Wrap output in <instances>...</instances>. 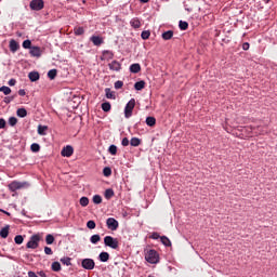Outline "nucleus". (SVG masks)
<instances>
[{
    "instance_id": "3",
    "label": "nucleus",
    "mask_w": 277,
    "mask_h": 277,
    "mask_svg": "<svg viewBox=\"0 0 277 277\" xmlns=\"http://www.w3.org/2000/svg\"><path fill=\"white\" fill-rule=\"evenodd\" d=\"M25 187H29L27 182L13 181L9 184L10 192H17V189H23Z\"/></svg>"
},
{
    "instance_id": "34",
    "label": "nucleus",
    "mask_w": 277,
    "mask_h": 277,
    "mask_svg": "<svg viewBox=\"0 0 277 277\" xmlns=\"http://www.w3.org/2000/svg\"><path fill=\"white\" fill-rule=\"evenodd\" d=\"M0 92H3V94L8 96V94H12V89H10V87L3 85L0 88Z\"/></svg>"
},
{
    "instance_id": "32",
    "label": "nucleus",
    "mask_w": 277,
    "mask_h": 277,
    "mask_svg": "<svg viewBox=\"0 0 277 277\" xmlns=\"http://www.w3.org/2000/svg\"><path fill=\"white\" fill-rule=\"evenodd\" d=\"M49 79L53 80L57 77V69H51L48 71Z\"/></svg>"
},
{
    "instance_id": "30",
    "label": "nucleus",
    "mask_w": 277,
    "mask_h": 277,
    "mask_svg": "<svg viewBox=\"0 0 277 277\" xmlns=\"http://www.w3.org/2000/svg\"><path fill=\"white\" fill-rule=\"evenodd\" d=\"M54 241H55V237H54L53 235H51V234L47 235V237H45V243H47L48 246L53 245Z\"/></svg>"
},
{
    "instance_id": "7",
    "label": "nucleus",
    "mask_w": 277,
    "mask_h": 277,
    "mask_svg": "<svg viewBox=\"0 0 277 277\" xmlns=\"http://www.w3.org/2000/svg\"><path fill=\"white\" fill-rule=\"evenodd\" d=\"M106 226L108 228V230H118V227L120 226V224L118 223V221L114 217H108L106 220Z\"/></svg>"
},
{
    "instance_id": "25",
    "label": "nucleus",
    "mask_w": 277,
    "mask_h": 277,
    "mask_svg": "<svg viewBox=\"0 0 277 277\" xmlns=\"http://www.w3.org/2000/svg\"><path fill=\"white\" fill-rule=\"evenodd\" d=\"M106 200H111L114 198V189L107 188L104 194Z\"/></svg>"
},
{
    "instance_id": "23",
    "label": "nucleus",
    "mask_w": 277,
    "mask_h": 277,
    "mask_svg": "<svg viewBox=\"0 0 277 277\" xmlns=\"http://www.w3.org/2000/svg\"><path fill=\"white\" fill-rule=\"evenodd\" d=\"M146 124L147 127H155L157 124V119L155 117H147Z\"/></svg>"
},
{
    "instance_id": "44",
    "label": "nucleus",
    "mask_w": 277,
    "mask_h": 277,
    "mask_svg": "<svg viewBox=\"0 0 277 277\" xmlns=\"http://www.w3.org/2000/svg\"><path fill=\"white\" fill-rule=\"evenodd\" d=\"M18 122V119H16V117H11L9 118V124L11 127H16V123Z\"/></svg>"
},
{
    "instance_id": "52",
    "label": "nucleus",
    "mask_w": 277,
    "mask_h": 277,
    "mask_svg": "<svg viewBox=\"0 0 277 277\" xmlns=\"http://www.w3.org/2000/svg\"><path fill=\"white\" fill-rule=\"evenodd\" d=\"M249 49H250V43L245 42V43L242 44V50H243V51H248Z\"/></svg>"
},
{
    "instance_id": "11",
    "label": "nucleus",
    "mask_w": 277,
    "mask_h": 277,
    "mask_svg": "<svg viewBox=\"0 0 277 277\" xmlns=\"http://www.w3.org/2000/svg\"><path fill=\"white\" fill-rule=\"evenodd\" d=\"M30 55L31 57H41L42 50L40 49V47H32L30 48Z\"/></svg>"
},
{
    "instance_id": "36",
    "label": "nucleus",
    "mask_w": 277,
    "mask_h": 277,
    "mask_svg": "<svg viewBox=\"0 0 277 277\" xmlns=\"http://www.w3.org/2000/svg\"><path fill=\"white\" fill-rule=\"evenodd\" d=\"M92 200L94 205H101V202H103V197H101V195H94Z\"/></svg>"
},
{
    "instance_id": "24",
    "label": "nucleus",
    "mask_w": 277,
    "mask_h": 277,
    "mask_svg": "<svg viewBox=\"0 0 277 277\" xmlns=\"http://www.w3.org/2000/svg\"><path fill=\"white\" fill-rule=\"evenodd\" d=\"M105 94H106V98L116 100V94H114V91H111V89L106 88Z\"/></svg>"
},
{
    "instance_id": "28",
    "label": "nucleus",
    "mask_w": 277,
    "mask_h": 277,
    "mask_svg": "<svg viewBox=\"0 0 277 277\" xmlns=\"http://www.w3.org/2000/svg\"><path fill=\"white\" fill-rule=\"evenodd\" d=\"M179 27L182 31H187L189 24L187 22L180 21Z\"/></svg>"
},
{
    "instance_id": "13",
    "label": "nucleus",
    "mask_w": 277,
    "mask_h": 277,
    "mask_svg": "<svg viewBox=\"0 0 277 277\" xmlns=\"http://www.w3.org/2000/svg\"><path fill=\"white\" fill-rule=\"evenodd\" d=\"M130 25H131V27H133V29H140V27H142V22L140 21V18L133 17L130 21Z\"/></svg>"
},
{
    "instance_id": "55",
    "label": "nucleus",
    "mask_w": 277,
    "mask_h": 277,
    "mask_svg": "<svg viewBox=\"0 0 277 277\" xmlns=\"http://www.w3.org/2000/svg\"><path fill=\"white\" fill-rule=\"evenodd\" d=\"M25 94H27V93L25 92V89H21V90L18 91V95H19V96H25Z\"/></svg>"
},
{
    "instance_id": "9",
    "label": "nucleus",
    "mask_w": 277,
    "mask_h": 277,
    "mask_svg": "<svg viewBox=\"0 0 277 277\" xmlns=\"http://www.w3.org/2000/svg\"><path fill=\"white\" fill-rule=\"evenodd\" d=\"M74 153H75V149L72 148V146L67 145L62 149L61 155L62 157H72Z\"/></svg>"
},
{
    "instance_id": "14",
    "label": "nucleus",
    "mask_w": 277,
    "mask_h": 277,
    "mask_svg": "<svg viewBox=\"0 0 277 277\" xmlns=\"http://www.w3.org/2000/svg\"><path fill=\"white\" fill-rule=\"evenodd\" d=\"M9 47H10V51H11L12 53H16V51H17L18 49H21V45L18 44V42H16V40H14V39H12V40L10 41Z\"/></svg>"
},
{
    "instance_id": "2",
    "label": "nucleus",
    "mask_w": 277,
    "mask_h": 277,
    "mask_svg": "<svg viewBox=\"0 0 277 277\" xmlns=\"http://www.w3.org/2000/svg\"><path fill=\"white\" fill-rule=\"evenodd\" d=\"M133 109H135V98H131L124 107V118H131L133 116Z\"/></svg>"
},
{
    "instance_id": "29",
    "label": "nucleus",
    "mask_w": 277,
    "mask_h": 277,
    "mask_svg": "<svg viewBox=\"0 0 277 277\" xmlns=\"http://www.w3.org/2000/svg\"><path fill=\"white\" fill-rule=\"evenodd\" d=\"M131 146L137 147L140 146V144H142V140L137 138V137H132L130 141Z\"/></svg>"
},
{
    "instance_id": "16",
    "label": "nucleus",
    "mask_w": 277,
    "mask_h": 277,
    "mask_svg": "<svg viewBox=\"0 0 277 277\" xmlns=\"http://www.w3.org/2000/svg\"><path fill=\"white\" fill-rule=\"evenodd\" d=\"M142 70V66L138 63H134L130 66V72L137 75Z\"/></svg>"
},
{
    "instance_id": "40",
    "label": "nucleus",
    "mask_w": 277,
    "mask_h": 277,
    "mask_svg": "<svg viewBox=\"0 0 277 277\" xmlns=\"http://www.w3.org/2000/svg\"><path fill=\"white\" fill-rule=\"evenodd\" d=\"M108 153L111 155H118V147L116 145H110L108 148Z\"/></svg>"
},
{
    "instance_id": "8",
    "label": "nucleus",
    "mask_w": 277,
    "mask_h": 277,
    "mask_svg": "<svg viewBox=\"0 0 277 277\" xmlns=\"http://www.w3.org/2000/svg\"><path fill=\"white\" fill-rule=\"evenodd\" d=\"M81 265H82L83 269L91 271V269H94L96 263H94V260H92V259H84V260H82Z\"/></svg>"
},
{
    "instance_id": "57",
    "label": "nucleus",
    "mask_w": 277,
    "mask_h": 277,
    "mask_svg": "<svg viewBox=\"0 0 277 277\" xmlns=\"http://www.w3.org/2000/svg\"><path fill=\"white\" fill-rule=\"evenodd\" d=\"M40 277H47V273H44L43 271L38 273Z\"/></svg>"
},
{
    "instance_id": "31",
    "label": "nucleus",
    "mask_w": 277,
    "mask_h": 277,
    "mask_svg": "<svg viewBox=\"0 0 277 277\" xmlns=\"http://www.w3.org/2000/svg\"><path fill=\"white\" fill-rule=\"evenodd\" d=\"M61 271H62V264H60V262H53L52 272H61Z\"/></svg>"
},
{
    "instance_id": "15",
    "label": "nucleus",
    "mask_w": 277,
    "mask_h": 277,
    "mask_svg": "<svg viewBox=\"0 0 277 277\" xmlns=\"http://www.w3.org/2000/svg\"><path fill=\"white\" fill-rule=\"evenodd\" d=\"M90 40L93 42L94 47H101V44H103V38L100 36H92Z\"/></svg>"
},
{
    "instance_id": "56",
    "label": "nucleus",
    "mask_w": 277,
    "mask_h": 277,
    "mask_svg": "<svg viewBox=\"0 0 277 277\" xmlns=\"http://www.w3.org/2000/svg\"><path fill=\"white\" fill-rule=\"evenodd\" d=\"M28 277H38V275H36L34 272H28Z\"/></svg>"
},
{
    "instance_id": "50",
    "label": "nucleus",
    "mask_w": 277,
    "mask_h": 277,
    "mask_svg": "<svg viewBox=\"0 0 277 277\" xmlns=\"http://www.w3.org/2000/svg\"><path fill=\"white\" fill-rule=\"evenodd\" d=\"M121 144H122V146H129V144H131V142H129L128 137H124V138H122Z\"/></svg>"
},
{
    "instance_id": "53",
    "label": "nucleus",
    "mask_w": 277,
    "mask_h": 277,
    "mask_svg": "<svg viewBox=\"0 0 277 277\" xmlns=\"http://www.w3.org/2000/svg\"><path fill=\"white\" fill-rule=\"evenodd\" d=\"M0 129H5V119H0Z\"/></svg>"
},
{
    "instance_id": "26",
    "label": "nucleus",
    "mask_w": 277,
    "mask_h": 277,
    "mask_svg": "<svg viewBox=\"0 0 277 277\" xmlns=\"http://www.w3.org/2000/svg\"><path fill=\"white\" fill-rule=\"evenodd\" d=\"M100 261L102 263H107V261H109V254L107 252L100 253Z\"/></svg>"
},
{
    "instance_id": "54",
    "label": "nucleus",
    "mask_w": 277,
    "mask_h": 277,
    "mask_svg": "<svg viewBox=\"0 0 277 277\" xmlns=\"http://www.w3.org/2000/svg\"><path fill=\"white\" fill-rule=\"evenodd\" d=\"M9 85H16V79H10L9 80Z\"/></svg>"
},
{
    "instance_id": "12",
    "label": "nucleus",
    "mask_w": 277,
    "mask_h": 277,
    "mask_svg": "<svg viewBox=\"0 0 277 277\" xmlns=\"http://www.w3.org/2000/svg\"><path fill=\"white\" fill-rule=\"evenodd\" d=\"M114 57V52L109 51V50H104L102 52V57L101 60H106L107 62H109V60H111Z\"/></svg>"
},
{
    "instance_id": "61",
    "label": "nucleus",
    "mask_w": 277,
    "mask_h": 277,
    "mask_svg": "<svg viewBox=\"0 0 277 277\" xmlns=\"http://www.w3.org/2000/svg\"><path fill=\"white\" fill-rule=\"evenodd\" d=\"M265 1H266V3H269L271 0H265Z\"/></svg>"
},
{
    "instance_id": "5",
    "label": "nucleus",
    "mask_w": 277,
    "mask_h": 277,
    "mask_svg": "<svg viewBox=\"0 0 277 277\" xmlns=\"http://www.w3.org/2000/svg\"><path fill=\"white\" fill-rule=\"evenodd\" d=\"M40 246V235H32L30 240L27 242L26 248H30L31 250H36Z\"/></svg>"
},
{
    "instance_id": "42",
    "label": "nucleus",
    "mask_w": 277,
    "mask_h": 277,
    "mask_svg": "<svg viewBox=\"0 0 277 277\" xmlns=\"http://www.w3.org/2000/svg\"><path fill=\"white\" fill-rule=\"evenodd\" d=\"M24 240H25V239L23 238L22 235H17V236H15V238H14V241H15V243H17V246H21V243H23Z\"/></svg>"
},
{
    "instance_id": "4",
    "label": "nucleus",
    "mask_w": 277,
    "mask_h": 277,
    "mask_svg": "<svg viewBox=\"0 0 277 277\" xmlns=\"http://www.w3.org/2000/svg\"><path fill=\"white\" fill-rule=\"evenodd\" d=\"M104 243L105 246H107L108 248H111L113 250H118L119 248V242L117 238H114L111 236H106L104 238Z\"/></svg>"
},
{
    "instance_id": "35",
    "label": "nucleus",
    "mask_w": 277,
    "mask_h": 277,
    "mask_svg": "<svg viewBox=\"0 0 277 277\" xmlns=\"http://www.w3.org/2000/svg\"><path fill=\"white\" fill-rule=\"evenodd\" d=\"M30 150L32 153H40V144L38 143H32L31 146H30Z\"/></svg>"
},
{
    "instance_id": "46",
    "label": "nucleus",
    "mask_w": 277,
    "mask_h": 277,
    "mask_svg": "<svg viewBox=\"0 0 277 277\" xmlns=\"http://www.w3.org/2000/svg\"><path fill=\"white\" fill-rule=\"evenodd\" d=\"M104 176H111V168L106 167L103 169Z\"/></svg>"
},
{
    "instance_id": "10",
    "label": "nucleus",
    "mask_w": 277,
    "mask_h": 277,
    "mask_svg": "<svg viewBox=\"0 0 277 277\" xmlns=\"http://www.w3.org/2000/svg\"><path fill=\"white\" fill-rule=\"evenodd\" d=\"M108 68L109 70H114L118 72L122 68V65L118 61H113L111 63L108 64Z\"/></svg>"
},
{
    "instance_id": "58",
    "label": "nucleus",
    "mask_w": 277,
    "mask_h": 277,
    "mask_svg": "<svg viewBox=\"0 0 277 277\" xmlns=\"http://www.w3.org/2000/svg\"><path fill=\"white\" fill-rule=\"evenodd\" d=\"M11 101H12V100H11L10 97H4V103L8 104V103H11Z\"/></svg>"
},
{
    "instance_id": "37",
    "label": "nucleus",
    "mask_w": 277,
    "mask_h": 277,
    "mask_svg": "<svg viewBox=\"0 0 277 277\" xmlns=\"http://www.w3.org/2000/svg\"><path fill=\"white\" fill-rule=\"evenodd\" d=\"M80 205L81 207H88V205H90V199L88 197H81Z\"/></svg>"
},
{
    "instance_id": "33",
    "label": "nucleus",
    "mask_w": 277,
    "mask_h": 277,
    "mask_svg": "<svg viewBox=\"0 0 277 277\" xmlns=\"http://www.w3.org/2000/svg\"><path fill=\"white\" fill-rule=\"evenodd\" d=\"M102 109H103V111H111V104L109 103V102H104L103 104H102Z\"/></svg>"
},
{
    "instance_id": "47",
    "label": "nucleus",
    "mask_w": 277,
    "mask_h": 277,
    "mask_svg": "<svg viewBox=\"0 0 277 277\" xmlns=\"http://www.w3.org/2000/svg\"><path fill=\"white\" fill-rule=\"evenodd\" d=\"M61 263H63V265L70 266L71 265L70 258H62Z\"/></svg>"
},
{
    "instance_id": "38",
    "label": "nucleus",
    "mask_w": 277,
    "mask_h": 277,
    "mask_svg": "<svg viewBox=\"0 0 277 277\" xmlns=\"http://www.w3.org/2000/svg\"><path fill=\"white\" fill-rule=\"evenodd\" d=\"M141 38H142V40H148V38H150V30L142 31Z\"/></svg>"
},
{
    "instance_id": "41",
    "label": "nucleus",
    "mask_w": 277,
    "mask_h": 277,
    "mask_svg": "<svg viewBox=\"0 0 277 277\" xmlns=\"http://www.w3.org/2000/svg\"><path fill=\"white\" fill-rule=\"evenodd\" d=\"M87 228H90V230H94V228H96V223L94 221H88Z\"/></svg>"
},
{
    "instance_id": "60",
    "label": "nucleus",
    "mask_w": 277,
    "mask_h": 277,
    "mask_svg": "<svg viewBox=\"0 0 277 277\" xmlns=\"http://www.w3.org/2000/svg\"><path fill=\"white\" fill-rule=\"evenodd\" d=\"M0 211H1L2 213H5L6 215H10V213L6 212L5 210H1V209H0Z\"/></svg>"
},
{
    "instance_id": "48",
    "label": "nucleus",
    "mask_w": 277,
    "mask_h": 277,
    "mask_svg": "<svg viewBox=\"0 0 277 277\" xmlns=\"http://www.w3.org/2000/svg\"><path fill=\"white\" fill-rule=\"evenodd\" d=\"M122 85H124V82L121 80H118L115 82V90H121Z\"/></svg>"
},
{
    "instance_id": "18",
    "label": "nucleus",
    "mask_w": 277,
    "mask_h": 277,
    "mask_svg": "<svg viewBox=\"0 0 277 277\" xmlns=\"http://www.w3.org/2000/svg\"><path fill=\"white\" fill-rule=\"evenodd\" d=\"M28 79H30V81H38L40 79V74L38 71H30L28 74Z\"/></svg>"
},
{
    "instance_id": "27",
    "label": "nucleus",
    "mask_w": 277,
    "mask_h": 277,
    "mask_svg": "<svg viewBox=\"0 0 277 277\" xmlns=\"http://www.w3.org/2000/svg\"><path fill=\"white\" fill-rule=\"evenodd\" d=\"M16 114H17L18 118H26L27 117V109L18 108Z\"/></svg>"
},
{
    "instance_id": "39",
    "label": "nucleus",
    "mask_w": 277,
    "mask_h": 277,
    "mask_svg": "<svg viewBox=\"0 0 277 277\" xmlns=\"http://www.w3.org/2000/svg\"><path fill=\"white\" fill-rule=\"evenodd\" d=\"M90 241L91 243H97L98 241H101V236L98 234H95L91 236Z\"/></svg>"
},
{
    "instance_id": "17",
    "label": "nucleus",
    "mask_w": 277,
    "mask_h": 277,
    "mask_svg": "<svg viewBox=\"0 0 277 277\" xmlns=\"http://www.w3.org/2000/svg\"><path fill=\"white\" fill-rule=\"evenodd\" d=\"M8 235H10V225H6L0 230V237H2V239H8Z\"/></svg>"
},
{
    "instance_id": "6",
    "label": "nucleus",
    "mask_w": 277,
    "mask_h": 277,
    "mask_svg": "<svg viewBox=\"0 0 277 277\" xmlns=\"http://www.w3.org/2000/svg\"><path fill=\"white\" fill-rule=\"evenodd\" d=\"M30 10L35 12H40V10L44 9V1L42 0H31L29 4Z\"/></svg>"
},
{
    "instance_id": "19",
    "label": "nucleus",
    "mask_w": 277,
    "mask_h": 277,
    "mask_svg": "<svg viewBox=\"0 0 277 277\" xmlns=\"http://www.w3.org/2000/svg\"><path fill=\"white\" fill-rule=\"evenodd\" d=\"M172 38H174L173 30H167L162 34V39H164V40H172Z\"/></svg>"
},
{
    "instance_id": "22",
    "label": "nucleus",
    "mask_w": 277,
    "mask_h": 277,
    "mask_svg": "<svg viewBox=\"0 0 277 277\" xmlns=\"http://www.w3.org/2000/svg\"><path fill=\"white\" fill-rule=\"evenodd\" d=\"M144 88H146V82L144 80L135 82V84H134V89L137 91L144 90Z\"/></svg>"
},
{
    "instance_id": "21",
    "label": "nucleus",
    "mask_w": 277,
    "mask_h": 277,
    "mask_svg": "<svg viewBox=\"0 0 277 277\" xmlns=\"http://www.w3.org/2000/svg\"><path fill=\"white\" fill-rule=\"evenodd\" d=\"M160 241L163 246H166L167 248L172 247V241H170V238H168L167 236H162L160 237Z\"/></svg>"
},
{
    "instance_id": "49",
    "label": "nucleus",
    "mask_w": 277,
    "mask_h": 277,
    "mask_svg": "<svg viewBox=\"0 0 277 277\" xmlns=\"http://www.w3.org/2000/svg\"><path fill=\"white\" fill-rule=\"evenodd\" d=\"M150 239H161V236H159V233L154 232L150 236Z\"/></svg>"
},
{
    "instance_id": "43",
    "label": "nucleus",
    "mask_w": 277,
    "mask_h": 277,
    "mask_svg": "<svg viewBox=\"0 0 277 277\" xmlns=\"http://www.w3.org/2000/svg\"><path fill=\"white\" fill-rule=\"evenodd\" d=\"M22 47H23L24 49H31V48H32V47H31V40H29V39L25 40V41L23 42Z\"/></svg>"
},
{
    "instance_id": "20",
    "label": "nucleus",
    "mask_w": 277,
    "mask_h": 277,
    "mask_svg": "<svg viewBox=\"0 0 277 277\" xmlns=\"http://www.w3.org/2000/svg\"><path fill=\"white\" fill-rule=\"evenodd\" d=\"M75 36H83L85 34V29L81 26H76L74 28Z\"/></svg>"
},
{
    "instance_id": "45",
    "label": "nucleus",
    "mask_w": 277,
    "mask_h": 277,
    "mask_svg": "<svg viewBox=\"0 0 277 277\" xmlns=\"http://www.w3.org/2000/svg\"><path fill=\"white\" fill-rule=\"evenodd\" d=\"M47 129H49L47 126H39L38 127V134L39 135H44V131H47Z\"/></svg>"
},
{
    "instance_id": "51",
    "label": "nucleus",
    "mask_w": 277,
    "mask_h": 277,
    "mask_svg": "<svg viewBox=\"0 0 277 277\" xmlns=\"http://www.w3.org/2000/svg\"><path fill=\"white\" fill-rule=\"evenodd\" d=\"M44 252L45 254H49V255L53 254V250L50 247H44Z\"/></svg>"
},
{
    "instance_id": "1",
    "label": "nucleus",
    "mask_w": 277,
    "mask_h": 277,
    "mask_svg": "<svg viewBox=\"0 0 277 277\" xmlns=\"http://www.w3.org/2000/svg\"><path fill=\"white\" fill-rule=\"evenodd\" d=\"M145 260L147 263L156 265V263H159V253L155 249H150L145 253Z\"/></svg>"
},
{
    "instance_id": "59",
    "label": "nucleus",
    "mask_w": 277,
    "mask_h": 277,
    "mask_svg": "<svg viewBox=\"0 0 277 277\" xmlns=\"http://www.w3.org/2000/svg\"><path fill=\"white\" fill-rule=\"evenodd\" d=\"M141 1V3H148V1H150V0H140Z\"/></svg>"
}]
</instances>
